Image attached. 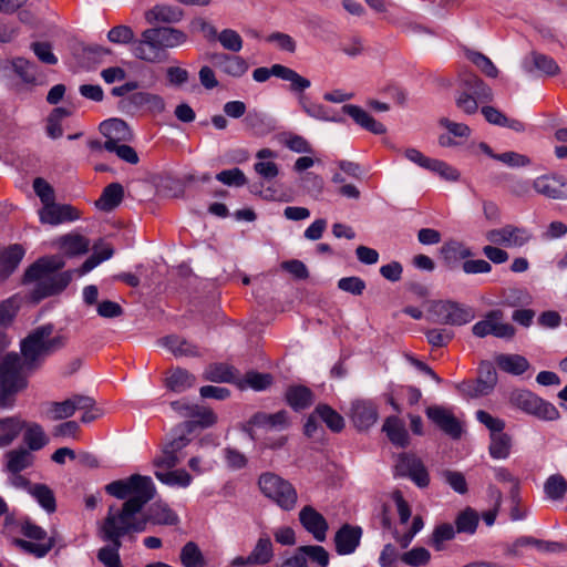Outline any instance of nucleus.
Returning <instances> with one entry per match:
<instances>
[{"label": "nucleus", "mask_w": 567, "mask_h": 567, "mask_svg": "<svg viewBox=\"0 0 567 567\" xmlns=\"http://www.w3.org/2000/svg\"><path fill=\"white\" fill-rule=\"evenodd\" d=\"M105 492L125 502L115 506L118 515L117 527L121 532L143 533L147 524L174 526L179 522L178 515L163 502H155L142 514L144 506L156 494L155 485L150 476L133 474L127 478L116 480L105 486Z\"/></svg>", "instance_id": "nucleus-1"}, {"label": "nucleus", "mask_w": 567, "mask_h": 567, "mask_svg": "<svg viewBox=\"0 0 567 567\" xmlns=\"http://www.w3.org/2000/svg\"><path fill=\"white\" fill-rule=\"evenodd\" d=\"M52 332L51 324L38 327L21 341V355L11 352L2 361L11 360V369L28 377L42 364L47 357L63 346L62 337H52Z\"/></svg>", "instance_id": "nucleus-2"}, {"label": "nucleus", "mask_w": 567, "mask_h": 567, "mask_svg": "<svg viewBox=\"0 0 567 567\" xmlns=\"http://www.w3.org/2000/svg\"><path fill=\"white\" fill-rule=\"evenodd\" d=\"M65 261L63 256L53 255L39 258L24 272V282H34L31 291L33 301L54 296L63 291L72 280V271H61Z\"/></svg>", "instance_id": "nucleus-3"}, {"label": "nucleus", "mask_w": 567, "mask_h": 567, "mask_svg": "<svg viewBox=\"0 0 567 567\" xmlns=\"http://www.w3.org/2000/svg\"><path fill=\"white\" fill-rule=\"evenodd\" d=\"M117 517L115 506H110L99 529L101 538L111 543L110 546L102 547L97 553L99 560L105 567H122L118 555V549L122 546L121 538L133 536L132 532H121L117 529L121 526L117 524Z\"/></svg>", "instance_id": "nucleus-4"}, {"label": "nucleus", "mask_w": 567, "mask_h": 567, "mask_svg": "<svg viewBox=\"0 0 567 567\" xmlns=\"http://www.w3.org/2000/svg\"><path fill=\"white\" fill-rule=\"evenodd\" d=\"M194 429V421H185L176 425L166 436L161 455L154 458V465L158 468L163 467L168 470L179 464L183 457L181 452L188 445V434H190Z\"/></svg>", "instance_id": "nucleus-5"}, {"label": "nucleus", "mask_w": 567, "mask_h": 567, "mask_svg": "<svg viewBox=\"0 0 567 567\" xmlns=\"http://www.w3.org/2000/svg\"><path fill=\"white\" fill-rule=\"evenodd\" d=\"M258 486L264 496L275 502L281 509L291 511L295 508L298 494L287 480L272 472H266L259 476Z\"/></svg>", "instance_id": "nucleus-6"}, {"label": "nucleus", "mask_w": 567, "mask_h": 567, "mask_svg": "<svg viewBox=\"0 0 567 567\" xmlns=\"http://www.w3.org/2000/svg\"><path fill=\"white\" fill-rule=\"evenodd\" d=\"M427 312L429 320L440 324L464 326L475 318L472 307L451 300L432 301Z\"/></svg>", "instance_id": "nucleus-7"}, {"label": "nucleus", "mask_w": 567, "mask_h": 567, "mask_svg": "<svg viewBox=\"0 0 567 567\" xmlns=\"http://www.w3.org/2000/svg\"><path fill=\"white\" fill-rule=\"evenodd\" d=\"M511 403L527 414L544 421H556L560 417L557 408L528 390H516L511 393Z\"/></svg>", "instance_id": "nucleus-8"}, {"label": "nucleus", "mask_w": 567, "mask_h": 567, "mask_svg": "<svg viewBox=\"0 0 567 567\" xmlns=\"http://www.w3.org/2000/svg\"><path fill=\"white\" fill-rule=\"evenodd\" d=\"M11 360L0 362V409L13 408L17 393L28 385V377L11 369Z\"/></svg>", "instance_id": "nucleus-9"}, {"label": "nucleus", "mask_w": 567, "mask_h": 567, "mask_svg": "<svg viewBox=\"0 0 567 567\" xmlns=\"http://www.w3.org/2000/svg\"><path fill=\"white\" fill-rule=\"evenodd\" d=\"M503 319L502 310H491L472 327V333L477 338L493 336L499 339H512L516 329L511 323L504 322Z\"/></svg>", "instance_id": "nucleus-10"}, {"label": "nucleus", "mask_w": 567, "mask_h": 567, "mask_svg": "<svg viewBox=\"0 0 567 567\" xmlns=\"http://www.w3.org/2000/svg\"><path fill=\"white\" fill-rule=\"evenodd\" d=\"M486 239L497 246L507 248H520L533 239V233L526 227L506 224L501 228L486 231Z\"/></svg>", "instance_id": "nucleus-11"}, {"label": "nucleus", "mask_w": 567, "mask_h": 567, "mask_svg": "<svg viewBox=\"0 0 567 567\" xmlns=\"http://www.w3.org/2000/svg\"><path fill=\"white\" fill-rule=\"evenodd\" d=\"M120 106L125 112H134L141 109H145L153 115L162 114L166 109L165 100L154 93L141 91L133 93L127 99L120 102Z\"/></svg>", "instance_id": "nucleus-12"}, {"label": "nucleus", "mask_w": 567, "mask_h": 567, "mask_svg": "<svg viewBox=\"0 0 567 567\" xmlns=\"http://www.w3.org/2000/svg\"><path fill=\"white\" fill-rule=\"evenodd\" d=\"M395 472L400 476L410 477L419 487H426L430 483V476L425 466L413 454H400L395 464Z\"/></svg>", "instance_id": "nucleus-13"}, {"label": "nucleus", "mask_w": 567, "mask_h": 567, "mask_svg": "<svg viewBox=\"0 0 567 567\" xmlns=\"http://www.w3.org/2000/svg\"><path fill=\"white\" fill-rule=\"evenodd\" d=\"M525 547L534 548L540 554H559L567 549L566 545L561 542L544 540L533 536H522L507 547V553L511 555H520L522 549Z\"/></svg>", "instance_id": "nucleus-14"}, {"label": "nucleus", "mask_w": 567, "mask_h": 567, "mask_svg": "<svg viewBox=\"0 0 567 567\" xmlns=\"http://www.w3.org/2000/svg\"><path fill=\"white\" fill-rule=\"evenodd\" d=\"M142 37L157 44L161 51L179 47L187 41V34L175 28L147 29L142 33Z\"/></svg>", "instance_id": "nucleus-15"}, {"label": "nucleus", "mask_w": 567, "mask_h": 567, "mask_svg": "<svg viewBox=\"0 0 567 567\" xmlns=\"http://www.w3.org/2000/svg\"><path fill=\"white\" fill-rule=\"evenodd\" d=\"M533 188L536 193L551 198H567V178L560 175H542L534 179Z\"/></svg>", "instance_id": "nucleus-16"}, {"label": "nucleus", "mask_w": 567, "mask_h": 567, "mask_svg": "<svg viewBox=\"0 0 567 567\" xmlns=\"http://www.w3.org/2000/svg\"><path fill=\"white\" fill-rule=\"evenodd\" d=\"M426 416L440 430L452 439H458L462 434V426L453 413L443 406L434 405L426 409Z\"/></svg>", "instance_id": "nucleus-17"}, {"label": "nucleus", "mask_w": 567, "mask_h": 567, "mask_svg": "<svg viewBox=\"0 0 567 567\" xmlns=\"http://www.w3.org/2000/svg\"><path fill=\"white\" fill-rule=\"evenodd\" d=\"M39 217L43 224L59 225L78 219L79 212L71 205L52 202L39 210Z\"/></svg>", "instance_id": "nucleus-18"}, {"label": "nucleus", "mask_w": 567, "mask_h": 567, "mask_svg": "<svg viewBox=\"0 0 567 567\" xmlns=\"http://www.w3.org/2000/svg\"><path fill=\"white\" fill-rule=\"evenodd\" d=\"M299 520L303 528L312 534L315 539L323 542L328 530V523L326 518L316 511L312 506H305L299 513Z\"/></svg>", "instance_id": "nucleus-19"}, {"label": "nucleus", "mask_w": 567, "mask_h": 567, "mask_svg": "<svg viewBox=\"0 0 567 567\" xmlns=\"http://www.w3.org/2000/svg\"><path fill=\"white\" fill-rule=\"evenodd\" d=\"M362 529L359 526L344 524L334 535L336 550L339 555H350L360 545Z\"/></svg>", "instance_id": "nucleus-20"}, {"label": "nucleus", "mask_w": 567, "mask_h": 567, "mask_svg": "<svg viewBox=\"0 0 567 567\" xmlns=\"http://www.w3.org/2000/svg\"><path fill=\"white\" fill-rule=\"evenodd\" d=\"M101 133L106 137L103 145L113 144L116 146L121 142H131L133 133L127 123L121 118H110L101 123Z\"/></svg>", "instance_id": "nucleus-21"}, {"label": "nucleus", "mask_w": 567, "mask_h": 567, "mask_svg": "<svg viewBox=\"0 0 567 567\" xmlns=\"http://www.w3.org/2000/svg\"><path fill=\"white\" fill-rule=\"evenodd\" d=\"M249 424L268 431H284L289 427L290 420L285 410L274 414L257 412L250 417Z\"/></svg>", "instance_id": "nucleus-22"}, {"label": "nucleus", "mask_w": 567, "mask_h": 567, "mask_svg": "<svg viewBox=\"0 0 567 567\" xmlns=\"http://www.w3.org/2000/svg\"><path fill=\"white\" fill-rule=\"evenodd\" d=\"M351 419L355 427L367 430L378 420V411L372 402L358 400L352 403Z\"/></svg>", "instance_id": "nucleus-23"}, {"label": "nucleus", "mask_w": 567, "mask_h": 567, "mask_svg": "<svg viewBox=\"0 0 567 567\" xmlns=\"http://www.w3.org/2000/svg\"><path fill=\"white\" fill-rule=\"evenodd\" d=\"M342 112L349 115L362 128L375 135H381L386 132L382 123L374 120L367 111L358 105L346 104L342 106Z\"/></svg>", "instance_id": "nucleus-24"}, {"label": "nucleus", "mask_w": 567, "mask_h": 567, "mask_svg": "<svg viewBox=\"0 0 567 567\" xmlns=\"http://www.w3.org/2000/svg\"><path fill=\"white\" fill-rule=\"evenodd\" d=\"M212 61L221 72L234 78L243 76L248 70V63L239 55L215 53Z\"/></svg>", "instance_id": "nucleus-25"}, {"label": "nucleus", "mask_w": 567, "mask_h": 567, "mask_svg": "<svg viewBox=\"0 0 567 567\" xmlns=\"http://www.w3.org/2000/svg\"><path fill=\"white\" fill-rule=\"evenodd\" d=\"M461 83L464 91L471 93L481 104L489 103L494 99L492 89L477 75L464 73L461 75Z\"/></svg>", "instance_id": "nucleus-26"}, {"label": "nucleus", "mask_w": 567, "mask_h": 567, "mask_svg": "<svg viewBox=\"0 0 567 567\" xmlns=\"http://www.w3.org/2000/svg\"><path fill=\"white\" fill-rule=\"evenodd\" d=\"M25 250L19 244H13L0 252V281H4L13 274L21 262Z\"/></svg>", "instance_id": "nucleus-27"}, {"label": "nucleus", "mask_w": 567, "mask_h": 567, "mask_svg": "<svg viewBox=\"0 0 567 567\" xmlns=\"http://www.w3.org/2000/svg\"><path fill=\"white\" fill-rule=\"evenodd\" d=\"M183 10L177 6L156 4L145 12V20L148 23H176L182 20Z\"/></svg>", "instance_id": "nucleus-28"}, {"label": "nucleus", "mask_w": 567, "mask_h": 567, "mask_svg": "<svg viewBox=\"0 0 567 567\" xmlns=\"http://www.w3.org/2000/svg\"><path fill=\"white\" fill-rule=\"evenodd\" d=\"M523 69L527 73H530L536 69L548 76H554L560 71L558 64L553 58L538 52H532L524 59Z\"/></svg>", "instance_id": "nucleus-29"}, {"label": "nucleus", "mask_w": 567, "mask_h": 567, "mask_svg": "<svg viewBox=\"0 0 567 567\" xmlns=\"http://www.w3.org/2000/svg\"><path fill=\"white\" fill-rule=\"evenodd\" d=\"M25 425V422L18 415L0 419V447L9 446Z\"/></svg>", "instance_id": "nucleus-30"}, {"label": "nucleus", "mask_w": 567, "mask_h": 567, "mask_svg": "<svg viewBox=\"0 0 567 567\" xmlns=\"http://www.w3.org/2000/svg\"><path fill=\"white\" fill-rule=\"evenodd\" d=\"M158 342L167 348L175 357H199L200 354L197 346L178 336H167L162 338Z\"/></svg>", "instance_id": "nucleus-31"}, {"label": "nucleus", "mask_w": 567, "mask_h": 567, "mask_svg": "<svg viewBox=\"0 0 567 567\" xmlns=\"http://www.w3.org/2000/svg\"><path fill=\"white\" fill-rule=\"evenodd\" d=\"M58 247L68 256L85 254L90 247V240L83 235L71 233L61 236L56 240Z\"/></svg>", "instance_id": "nucleus-32"}, {"label": "nucleus", "mask_w": 567, "mask_h": 567, "mask_svg": "<svg viewBox=\"0 0 567 567\" xmlns=\"http://www.w3.org/2000/svg\"><path fill=\"white\" fill-rule=\"evenodd\" d=\"M495 362L502 371L513 375H520L530 368L528 360L520 354L502 353L495 358Z\"/></svg>", "instance_id": "nucleus-33"}, {"label": "nucleus", "mask_w": 567, "mask_h": 567, "mask_svg": "<svg viewBox=\"0 0 567 567\" xmlns=\"http://www.w3.org/2000/svg\"><path fill=\"white\" fill-rule=\"evenodd\" d=\"M287 403L296 411L305 410L313 402V394L305 385H291L286 391Z\"/></svg>", "instance_id": "nucleus-34"}, {"label": "nucleus", "mask_w": 567, "mask_h": 567, "mask_svg": "<svg viewBox=\"0 0 567 567\" xmlns=\"http://www.w3.org/2000/svg\"><path fill=\"white\" fill-rule=\"evenodd\" d=\"M123 196V186L112 183L103 189L101 197L95 203L96 207L103 212H111L121 204Z\"/></svg>", "instance_id": "nucleus-35"}, {"label": "nucleus", "mask_w": 567, "mask_h": 567, "mask_svg": "<svg viewBox=\"0 0 567 567\" xmlns=\"http://www.w3.org/2000/svg\"><path fill=\"white\" fill-rule=\"evenodd\" d=\"M383 431L394 445L405 447L409 444L408 431L400 419L388 417L383 424Z\"/></svg>", "instance_id": "nucleus-36"}, {"label": "nucleus", "mask_w": 567, "mask_h": 567, "mask_svg": "<svg viewBox=\"0 0 567 567\" xmlns=\"http://www.w3.org/2000/svg\"><path fill=\"white\" fill-rule=\"evenodd\" d=\"M204 378L212 382L234 383L237 380V371L227 363H215L205 370Z\"/></svg>", "instance_id": "nucleus-37"}, {"label": "nucleus", "mask_w": 567, "mask_h": 567, "mask_svg": "<svg viewBox=\"0 0 567 567\" xmlns=\"http://www.w3.org/2000/svg\"><path fill=\"white\" fill-rule=\"evenodd\" d=\"M194 384L195 377L182 368L172 370L169 375L166 378L167 388L177 393L190 389Z\"/></svg>", "instance_id": "nucleus-38"}, {"label": "nucleus", "mask_w": 567, "mask_h": 567, "mask_svg": "<svg viewBox=\"0 0 567 567\" xmlns=\"http://www.w3.org/2000/svg\"><path fill=\"white\" fill-rule=\"evenodd\" d=\"M134 55L141 60L152 63H158L164 60V52L157 44L142 37V40L134 47Z\"/></svg>", "instance_id": "nucleus-39"}, {"label": "nucleus", "mask_w": 567, "mask_h": 567, "mask_svg": "<svg viewBox=\"0 0 567 567\" xmlns=\"http://www.w3.org/2000/svg\"><path fill=\"white\" fill-rule=\"evenodd\" d=\"M272 557L274 549L271 540L267 535H265L257 540V544L248 556V560L254 561L255 565H266L272 559Z\"/></svg>", "instance_id": "nucleus-40"}, {"label": "nucleus", "mask_w": 567, "mask_h": 567, "mask_svg": "<svg viewBox=\"0 0 567 567\" xmlns=\"http://www.w3.org/2000/svg\"><path fill=\"white\" fill-rule=\"evenodd\" d=\"M7 470L13 474H18L32 463V455L25 449L12 450L6 454Z\"/></svg>", "instance_id": "nucleus-41"}, {"label": "nucleus", "mask_w": 567, "mask_h": 567, "mask_svg": "<svg viewBox=\"0 0 567 567\" xmlns=\"http://www.w3.org/2000/svg\"><path fill=\"white\" fill-rule=\"evenodd\" d=\"M71 112L65 107H55L47 118L45 132L50 138L56 140L63 135L62 121L70 116Z\"/></svg>", "instance_id": "nucleus-42"}, {"label": "nucleus", "mask_w": 567, "mask_h": 567, "mask_svg": "<svg viewBox=\"0 0 567 567\" xmlns=\"http://www.w3.org/2000/svg\"><path fill=\"white\" fill-rule=\"evenodd\" d=\"M544 492L551 501L563 499L567 493L566 478L560 474L550 475L544 484Z\"/></svg>", "instance_id": "nucleus-43"}, {"label": "nucleus", "mask_w": 567, "mask_h": 567, "mask_svg": "<svg viewBox=\"0 0 567 567\" xmlns=\"http://www.w3.org/2000/svg\"><path fill=\"white\" fill-rule=\"evenodd\" d=\"M315 413L326 423L333 432H340L344 427L343 417L327 404H319Z\"/></svg>", "instance_id": "nucleus-44"}, {"label": "nucleus", "mask_w": 567, "mask_h": 567, "mask_svg": "<svg viewBox=\"0 0 567 567\" xmlns=\"http://www.w3.org/2000/svg\"><path fill=\"white\" fill-rule=\"evenodd\" d=\"M155 476L169 486L187 487L192 483V476L185 470L156 471Z\"/></svg>", "instance_id": "nucleus-45"}, {"label": "nucleus", "mask_w": 567, "mask_h": 567, "mask_svg": "<svg viewBox=\"0 0 567 567\" xmlns=\"http://www.w3.org/2000/svg\"><path fill=\"white\" fill-rule=\"evenodd\" d=\"M23 440L31 451L41 450L48 443V437L42 426L38 423H31L27 426Z\"/></svg>", "instance_id": "nucleus-46"}, {"label": "nucleus", "mask_w": 567, "mask_h": 567, "mask_svg": "<svg viewBox=\"0 0 567 567\" xmlns=\"http://www.w3.org/2000/svg\"><path fill=\"white\" fill-rule=\"evenodd\" d=\"M512 439L508 434L499 432L491 435L489 454L493 458H506L509 455Z\"/></svg>", "instance_id": "nucleus-47"}, {"label": "nucleus", "mask_w": 567, "mask_h": 567, "mask_svg": "<svg viewBox=\"0 0 567 567\" xmlns=\"http://www.w3.org/2000/svg\"><path fill=\"white\" fill-rule=\"evenodd\" d=\"M478 525V515L471 507L462 511L455 518L457 533L474 534Z\"/></svg>", "instance_id": "nucleus-48"}, {"label": "nucleus", "mask_w": 567, "mask_h": 567, "mask_svg": "<svg viewBox=\"0 0 567 567\" xmlns=\"http://www.w3.org/2000/svg\"><path fill=\"white\" fill-rule=\"evenodd\" d=\"M279 79L288 81L290 83V90L297 93H302L305 90L310 87L311 83L308 79L298 74L295 70L281 64V68L277 70Z\"/></svg>", "instance_id": "nucleus-49"}, {"label": "nucleus", "mask_w": 567, "mask_h": 567, "mask_svg": "<svg viewBox=\"0 0 567 567\" xmlns=\"http://www.w3.org/2000/svg\"><path fill=\"white\" fill-rule=\"evenodd\" d=\"M181 561L185 567H204L205 565L203 554L194 542L184 545L181 551Z\"/></svg>", "instance_id": "nucleus-50"}, {"label": "nucleus", "mask_w": 567, "mask_h": 567, "mask_svg": "<svg viewBox=\"0 0 567 567\" xmlns=\"http://www.w3.org/2000/svg\"><path fill=\"white\" fill-rule=\"evenodd\" d=\"M31 495L48 512L53 513L56 509L55 497L51 488L47 485L37 484L31 488Z\"/></svg>", "instance_id": "nucleus-51"}, {"label": "nucleus", "mask_w": 567, "mask_h": 567, "mask_svg": "<svg viewBox=\"0 0 567 567\" xmlns=\"http://www.w3.org/2000/svg\"><path fill=\"white\" fill-rule=\"evenodd\" d=\"M456 530L451 524H441L436 526L432 533L430 544L441 551L445 548L444 543L455 537Z\"/></svg>", "instance_id": "nucleus-52"}, {"label": "nucleus", "mask_w": 567, "mask_h": 567, "mask_svg": "<svg viewBox=\"0 0 567 567\" xmlns=\"http://www.w3.org/2000/svg\"><path fill=\"white\" fill-rule=\"evenodd\" d=\"M13 71L25 83H35L38 78L37 66L23 58H16L12 61Z\"/></svg>", "instance_id": "nucleus-53"}, {"label": "nucleus", "mask_w": 567, "mask_h": 567, "mask_svg": "<svg viewBox=\"0 0 567 567\" xmlns=\"http://www.w3.org/2000/svg\"><path fill=\"white\" fill-rule=\"evenodd\" d=\"M442 254L449 260L467 259L474 255L470 247L458 241L446 243L442 247Z\"/></svg>", "instance_id": "nucleus-54"}, {"label": "nucleus", "mask_w": 567, "mask_h": 567, "mask_svg": "<svg viewBox=\"0 0 567 567\" xmlns=\"http://www.w3.org/2000/svg\"><path fill=\"white\" fill-rule=\"evenodd\" d=\"M218 42L225 50L235 53L243 49V39L240 34L233 29H224L221 32H219Z\"/></svg>", "instance_id": "nucleus-55"}, {"label": "nucleus", "mask_w": 567, "mask_h": 567, "mask_svg": "<svg viewBox=\"0 0 567 567\" xmlns=\"http://www.w3.org/2000/svg\"><path fill=\"white\" fill-rule=\"evenodd\" d=\"M430 559H431V554L424 547L412 548L411 550L405 551L401 556V560L404 564H406L409 566H413V567L424 566L430 561Z\"/></svg>", "instance_id": "nucleus-56"}, {"label": "nucleus", "mask_w": 567, "mask_h": 567, "mask_svg": "<svg viewBox=\"0 0 567 567\" xmlns=\"http://www.w3.org/2000/svg\"><path fill=\"white\" fill-rule=\"evenodd\" d=\"M284 145L290 151L299 154H312L313 148L311 144L301 135L287 134L282 141Z\"/></svg>", "instance_id": "nucleus-57"}, {"label": "nucleus", "mask_w": 567, "mask_h": 567, "mask_svg": "<svg viewBox=\"0 0 567 567\" xmlns=\"http://www.w3.org/2000/svg\"><path fill=\"white\" fill-rule=\"evenodd\" d=\"M216 179L227 186L240 187L247 183L246 175L240 168H231L219 172Z\"/></svg>", "instance_id": "nucleus-58"}, {"label": "nucleus", "mask_w": 567, "mask_h": 567, "mask_svg": "<svg viewBox=\"0 0 567 567\" xmlns=\"http://www.w3.org/2000/svg\"><path fill=\"white\" fill-rule=\"evenodd\" d=\"M299 551L305 554L306 559L318 564L320 567H327L329 564L328 551L319 545L300 546Z\"/></svg>", "instance_id": "nucleus-59"}, {"label": "nucleus", "mask_w": 567, "mask_h": 567, "mask_svg": "<svg viewBox=\"0 0 567 567\" xmlns=\"http://www.w3.org/2000/svg\"><path fill=\"white\" fill-rule=\"evenodd\" d=\"M186 410L188 411L185 416H192L197 417V421L194 422L195 424L198 423L203 427L210 426L216 423L217 416L216 414L209 410V409H203L198 405L196 406H186Z\"/></svg>", "instance_id": "nucleus-60"}, {"label": "nucleus", "mask_w": 567, "mask_h": 567, "mask_svg": "<svg viewBox=\"0 0 567 567\" xmlns=\"http://www.w3.org/2000/svg\"><path fill=\"white\" fill-rule=\"evenodd\" d=\"M457 390L470 398L485 396L491 393L478 378L475 381H463L456 385Z\"/></svg>", "instance_id": "nucleus-61"}, {"label": "nucleus", "mask_w": 567, "mask_h": 567, "mask_svg": "<svg viewBox=\"0 0 567 567\" xmlns=\"http://www.w3.org/2000/svg\"><path fill=\"white\" fill-rule=\"evenodd\" d=\"M468 59L486 75L489 78H496L498 70L491 61L489 58L481 52H471Z\"/></svg>", "instance_id": "nucleus-62"}, {"label": "nucleus", "mask_w": 567, "mask_h": 567, "mask_svg": "<svg viewBox=\"0 0 567 567\" xmlns=\"http://www.w3.org/2000/svg\"><path fill=\"white\" fill-rule=\"evenodd\" d=\"M224 456L227 467L233 471L241 470L248 464L247 456L235 447L224 449Z\"/></svg>", "instance_id": "nucleus-63"}, {"label": "nucleus", "mask_w": 567, "mask_h": 567, "mask_svg": "<svg viewBox=\"0 0 567 567\" xmlns=\"http://www.w3.org/2000/svg\"><path fill=\"white\" fill-rule=\"evenodd\" d=\"M302 186L308 194L318 197L322 194L324 188V181L321 176L315 173H307L301 177Z\"/></svg>", "instance_id": "nucleus-64"}]
</instances>
